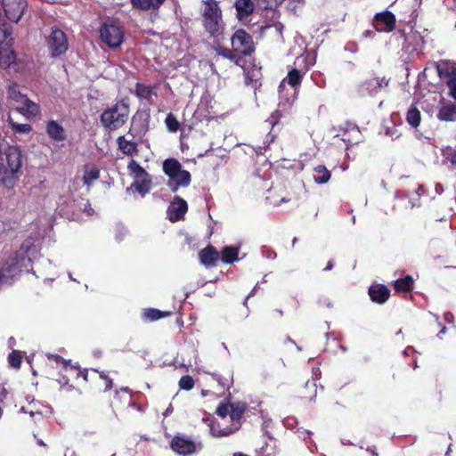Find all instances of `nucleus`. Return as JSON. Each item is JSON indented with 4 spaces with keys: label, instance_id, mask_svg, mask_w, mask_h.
I'll return each instance as SVG.
<instances>
[{
    "label": "nucleus",
    "instance_id": "8",
    "mask_svg": "<svg viewBox=\"0 0 456 456\" xmlns=\"http://www.w3.org/2000/svg\"><path fill=\"white\" fill-rule=\"evenodd\" d=\"M127 168L134 182L126 191H129L131 188H134L142 196L149 193L151 189V175L134 159L129 162Z\"/></svg>",
    "mask_w": 456,
    "mask_h": 456
},
{
    "label": "nucleus",
    "instance_id": "58",
    "mask_svg": "<svg viewBox=\"0 0 456 456\" xmlns=\"http://www.w3.org/2000/svg\"><path fill=\"white\" fill-rule=\"evenodd\" d=\"M69 277L70 280L75 281V279H73V276L70 273H69Z\"/></svg>",
    "mask_w": 456,
    "mask_h": 456
},
{
    "label": "nucleus",
    "instance_id": "51",
    "mask_svg": "<svg viewBox=\"0 0 456 456\" xmlns=\"http://www.w3.org/2000/svg\"><path fill=\"white\" fill-rule=\"evenodd\" d=\"M172 411H173L172 407H171V406H169V407L166 410V411H165L164 415H165V416H167L169 413H171V412H172Z\"/></svg>",
    "mask_w": 456,
    "mask_h": 456
},
{
    "label": "nucleus",
    "instance_id": "29",
    "mask_svg": "<svg viewBox=\"0 0 456 456\" xmlns=\"http://www.w3.org/2000/svg\"><path fill=\"white\" fill-rule=\"evenodd\" d=\"M169 314H170V313H168V312H161L155 308H150V309L144 310V312L142 314V317L145 321L153 322V321H157L161 318L167 317Z\"/></svg>",
    "mask_w": 456,
    "mask_h": 456
},
{
    "label": "nucleus",
    "instance_id": "14",
    "mask_svg": "<svg viewBox=\"0 0 456 456\" xmlns=\"http://www.w3.org/2000/svg\"><path fill=\"white\" fill-rule=\"evenodd\" d=\"M395 17L390 12L378 13L375 16L374 26L378 31L390 32L395 28Z\"/></svg>",
    "mask_w": 456,
    "mask_h": 456
},
{
    "label": "nucleus",
    "instance_id": "19",
    "mask_svg": "<svg viewBox=\"0 0 456 456\" xmlns=\"http://www.w3.org/2000/svg\"><path fill=\"white\" fill-rule=\"evenodd\" d=\"M404 39L409 51H421L425 44L423 37L418 31H411Z\"/></svg>",
    "mask_w": 456,
    "mask_h": 456
},
{
    "label": "nucleus",
    "instance_id": "36",
    "mask_svg": "<svg viewBox=\"0 0 456 456\" xmlns=\"http://www.w3.org/2000/svg\"><path fill=\"white\" fill-rule=\"evenodd\" d=\"M193 387H194V380L191 376L185 375L180 379L179 387L181 389L191 390Z\"/></svg>",
    "mask_w": 456,
    "mask_h": 456
},
{
    "label": "nucleus",
    "instance_id": "45",
    "mask_svg": "<svg viewBox=\"0 0 456 456\" xmlns=\"http://www.w3.org/2000/svg\"><path fill=\"white\" fill-rule=\"evenodd\" d=\"M213 378L223 387H224L226 386V383L223 381L221 377L218 374L214 373Z\"/></svg>",
    "mask_w": 456,
    "mask_h": 456
},
{
    "label": "nucleus",
    "instance_id": "6",
    "mask_svg": "<svg viewBox=\"0 0 456 456\" xmlns=\"http://www.w3.org/2000/svg\"><path fill=\"white\" fill-rule=\"evenodd\" d=\"M128 115V105L121 101L104 110L101 116V121L108 129L117 130L126 122Z\"/></svg>",
    "mask_w": 456,
    "mask_h": 456
},
{
    "label": "nucleus",
    "instance_id": "54",
    "mask_svg": "<svg viewBox=\"0 0 456 456\" xmlns=\"http://www.w3.org/2000/svg\"><path fill=\"white\" fill-rule=\"evenodd\" d=\"M233 456H248V455H246V454H244L242 452H236V453L233 454Z\"/></svg>",
    "mask_w": 456,
    "mask_h": 456
},
{
    "label": "nucleus",
    "instance_id": "2",
    "mask_svg": "<svg viewBox=\"0 0 456 456\" xmlns=\"http://www.w3.org/2000/svg\"><path fill=\"white\" fill-rule=\"evenodd\" d=\"M38 253V248L30 240L23 242L15 256L6 262L0 270V287L8 284L23 268H27Z\"/></svg>",
    "mask_w": 456,
    "mask_h": 456
},
{
    "label": "nucleus",
    "instance_id": "20",
    "mask_svg": "<svg viewBox=\"0 0 456 456\" xmlns=\"http://www.w3.org/2000/svg\"><path fill=\"white\" fill-rule=\"evenodd\" d=\"M369 294L372 301L382 304L388 298L389 290L385 286H371Z\"/></svg>",
    "mask_w": 456,
    "mask_h": 456
},
{
    "label": "nucleus",
    "instance_id": "42",
    "mask_svg": "<svg viewBox=\"0 0 456 456\" xmlns=\"http://www.w3.org/2000/svg\"><path fill=\"white\" fill-rule=\"evenodd\" d=\"M448 86L450 88L452 96L456 99V76L450 78L448 81Z\"/></svg>",
    "mask_w": 456,
    "mask_h": 456
},
{
    "label": "nucleus",
    "instance_id": "35",
    "mask_svg": "<svg viewBox=\"0 0 456 456\" xmlns=\"http://www.w3.org/2000/svg\"><path fill=\"white\" fill-rule=\"evenodd\" d=\"M21 353L20 351H12L8 357L9 363L13 368H19L21 363Z\"/></svg>",
    "mask_w": 456,
    "mask_h": 456
},
{
    "label": "nucleus",
    "instance_id": "52",
    "mask_svg": "<svg viewBox=\"0 0 456 456\" xmlns=\"http://www.w3.org/2000/svg\"><path fill=\"white\" fill-rule=\"evenodd\" d=\"M0 393L3 395V396L4 397L5 395H6V392H5V389L4 387L0 386Z\"/></svg>",
    "mask_w": 456,
    "mask_h": 456
},
{
    "label": "nucleus",
    "instance_id": "5",
    "mask_svg": "<svg viewBox=\"0 0 456 456\" xmlns=\"http://www.w3.org/2000/svg\"><path fill=\"white\" fill-rule=\"evenodd\" d=\"M163 171L168 176L167 186L175 192L179 187H187L191 183V174L182 169L181 164L175 159H166Z\"/></svg>",
    "mask_w": 456,
    "mask_h": 456
},
{
    "label": "nucleus",
    "instance_id": "10",
    "mask_svg": "<svg viewBox=\"0 0 456 456\" xmlns=\"http://www.w3.org/2000/svg\"><path fill=\"white\" fill-rule=\"evenodd\" d=\"M11 32L4 27H0V68L9 67L15 60V54L11 48L12 38Z\"/></svg>",
    "mask_w": 456,
    "mask_h": 456
},
{
    "label": "nucleus",
    "instance_id": "30",
    "mask_svg": "<svg viewBox=\"0 0 456 456\" xmlns=\"http://www.w3.org/2000/svg\"><path fill=\"white\" fill-rule=\"evenodd\" d=\"M165 0H131L134 6L142 10L158 8Z\"/></svg>",
    "mask_w": 456,
    "mask_h": 456
},
{
    "label": "nucleus",
    "instance_id": "28",
    "mask_svg": "<svg viewBox=\"0 0 456 456\" xmlns=\"http://www.w3.org/2000/svg\"><path fill=\"white\" fill-rule=\"evenodd\" d=\"M413 279L411 276H406L395 281V289L398 292H408L411 290L413 286Z\"/></svg>",
    "mask_w": 456,
    "mask_h": 456
},
{
    "label": "nucleus",
    "instance_id": "17",
    "mask_svg": "<svg viewBox=\"0 0 456 456\" xmlns=\"http://www.w3.org/2000/svg\"><path fill=\"white\" fill-rule=\"evenodd\" d=\"M46 133L53 141L62 142L66 140V132L63 126L55 120H50L46 123Z\"/></svg>",
    "mask_w": 456,
    "mask_h": 456
},
{
    "label": "nucleus",
    "instance_id": "18",
    "mask_svg": "<svg viewBox=\"0 0 456 456\" xmlns=\"http://www.w3.org/2000/svg\"><path fill=\"white\" fill-rule=\"evenodd\" d=\"M254 7L252 0H236L235 8L239 20L247 21L249 15L253 12Z\"/></svg>",
    "mask_w": 456,
    "mask_h": 456
},
{
    "label": "nucleus",
    "instance_id": "26",
    "mask_svg": "<svg viewBox=\"0 0 456 456\" xmlns=\"http://www.w3.org/2000/svg\"><path fill=\"white\" fill-rule=\"evenodd\" d=\"M100 171L95 167H85L84 175L82 177L83 183L89 187L91 184L99 178Z\"/></svg>",
    "mask_w": 456,
    "mask_h": 456
},
{
    "label": "nucleus",
    "instance_id": "23",
    "mask_svg": "<svg viewBox=\"0 0 456 456\" xmlns=\"http://www.w3.org/2000/svg\"><path fill=\"white\" fill-rule=\"evenodd\" d=\"M440 120L454 121L456 120V104L445 103L444 104L437 114Z\"/></svg>",
    "mask_w": 456,
    "mask_h": 456
},
{
    "label": "nucleus",
    "instance_id": "25",
    "mask_svg": "<svg viewBox=\"0 0 456 456\" xmlns=\"http://www.w3.org/2000/svg\"><path fill=\"white\" fill-rule=\"evenodd\" d=\"M330 179V172L322 165L314 168V180L318 184L327 183Z\"/></svg>",
    "mask_w": 456,
    "mask_h": 456
},
{
    "label": "nucleus",
    "instance_id": "32",
    "mask_svg": "<svg viewBox=\"0 0 456 456\" xmlns=\"http://www.w3.org/2000/svg\"><path fill=\"white\" fill-rule=\"evenodd\" d=\"M8 96L19 105L27 96L21 94L17 86H11L8 88Z\"/></svg>",
    "mask_w": 456,
    "mask_h": 456
},
{
    "label": "nucleus",
    "instance_id": "48",
    "mask_svg": "<svg viewBox=\"0 0 456 456\" xmlns=\"http://www.w3.org/2000/svg\"><path fill=\"white\" fill-rule=\"evenodd\" d=\"M450 162L456 168V151H454L451 158H450Z\"/></svg>",
    "mask_w": 456,
    "mask_h": 456
},
{
    "label": "nucleus",
    "instance_id": "49",
    "mask_svg": "<svg viewBox=\"0 0 456 456\" xmlns=\"http://www.w3.org/2000/svg\"><path fill=\"white\" fill-rule=\"evenodd\" d=\"M446 333V329L444 327L440 331L439 333L437 334L438 338H442V335L445 334Z\"/></svg>",
    "mask_w": 456,
    "mask_h": 456
},
{
    "label": "nucleus",
    "instance_id": "57",
    "mask_svg": "<svg viewBox=\"0 0 456 456\" xmlns=\"http://www.w3.org/2000/svg\"><path fill=\"white\" fill-rule=\"evenodd\" d=\"M409 350H411V349H410V348L405 349V350H404V354H409Z\"/></svg>",
    "mask_w": 456,
    "mask_h": 456
},
{
    "label": "nucleus",
    "instance_id": "12",
    "mask_svg": "<svg viewBox=\"0 0 456 456\" xmlns=\"http://www.w3.org/2000/svg\"><path fill=\"white\" fill-rule=\"evenodd\" d=\"M48 45L52 56L57 57L63 54L68 49L66 35L61 29H53L48 38Z\"/></svg>",
    "mask_w": 456,
    "mask_h": 456
},
{
    "label": "nucleus",
    "instance_id": "39",
    "mask_svg": "<svg viewBox=\"0 0 456 456\" xmlns=\"http://www.w3.org/2000/svg\"><path fill=\"white\" fill-rule=\"evenodd\" d=\"M238 428H224L223 430H220V431H216L215 428L213 426H211L210 428V430L212 432V434L214 436H228L230 434H232V432H234Z\"/></svg>",
    "mask_w": 456,
    "mask_h": 456
},
{
    "label": "nucleus",
    "instance_id": "41",
    "mask_svg": "<svg viewBox=\"0 0 456 456\" xmlns=\"http://www.w3.org/2000/svg\"><path fill=\"white\" fill-rule=\"evenodd\" d=\"M243 411L242 408H234L232 406V409L231 410V412L229 413V416L232 420H239L240 419L241 413Z\"/></svg>",
    "mask_w": 456,
    "mask_h": 456
},
{
    "label": "nucleus",
    "instance_id": "13",
    "mask_svg": "<svg viewBox=\"0 0 456 456\" xmlns=\"http://www.w3.org/2000/svg\"><path fill=\"white\" fill-rule=\"evenodd\" d=\"M172 450L180 455H189L195 452L194 443L183 436H175L170 444Z\"/></svg>",
    "mask_w": 456,
    "mask_h": 456
},
{
    "label": "nucleus",
    "instance_id": "27",
    "mask_svg": "<svg viewBox=\"0 0 456 456\" xmlns=\"http://www.w3.org/2000/svg\"><path fill=\"white\" fill-rule=\"evenodd\" d=\"M239 248L236 247H225L222 250V261L232 264L238 260Z\"/></svg>",
    "mask_w": 456,
    "mask_h": 456
},
{
    "label": "nucleus",
    "instance_id": "56",
    "mask_svg": "<svg viewBox=\"0 0 456 456\" xmlns=\"http://www.w3.org/2000/svg\"><path fill=\"white\" fill-rule=\"evenodd\" d=\"M450 315H451V314H450L449 313H447V314H445V316H444V317H445V319H446V320L450 319Z\"/></svg>",
    "mask_w": 456,
    "mask_h": 456
},
{
    "label": "nucleus",
    "instance_id": "22",
    "mask_svg": "<svg viewBox=\"0 0 456 456\" xmlns=\"http://www.w3.org/2000/svg\"><path fill=\"white\" fill-rule=\"evenodd\" d=\"M387 86V81L384 78L374 77L367 80L362 86V91H366L370 94L378 93L379 89Z\"/></svg>",
    "mask_w": 456,
    "mask_h": 456
},
{
    "label": "nucleus",
    "instance_id": "7",
    "mask_svg": "<svg viewBox=\"0 0 456 456\" xmlns=\"http://www.w3.org/2000/svg\"><path fill=\"white\" fill-rule=\"evenodd\" d=\"M100 37L102 41L108 46L117 48L120 46L124 41V28L118 20H107L103 22L101 27Z\"/></svg>",
    "mask_w": 456,
    "mask_h": 456
},
{
    "label": "nucleus",
    "instance_id": "11",
    "mask_svg": "<svg viewBox=\"0 0 456 456\" xmlns=\"http://www.w3.org/2000/svg\"><path fill=\"white\" fill-rule=\"evenodd\" d=\"M233 52L240 54H250L253 52V41L251 37L244 30H237L232 37Z\"/></svg>",
    "mask_w": 456,
    "mask_h": 456
},
{
    "label": "nucleus",
    "instance_id": "16",
    "mask_svg": "<svg viewBox=\"0 0 456 456\" xmlns=\"http://www.w3.org/2000/svg\"><path fill=\"white\" fill-rule=\"evenodd\" d=\"M17 110L30 118H35L40 114V107L37 103L32 102L26 97L19 105H16Z\"/></svg>",
    "mask_w": 456,
    "mask_h": 456
},
{
    "label": "nucleus",
    "instance_id": "33",
    "mask_svg": "<svg viewBox=\"0 0 456 456\" xmlns=\"http://www.w3.org/2000/svg\"><path fill=\"white\" fill-rule=\"evenodd\" d=\"M12 128L19 134H28L31 131V126L29 124H19L14 122L12 118L9 120Z\"/></svg>",
    "mask_w": 456,
    "mask_h": 456
},
{
    "label": "nucleus",
    "instance_id": "31",
    "mask_svg": "<svg viewBox=\"0 0 456 456\" xmlns=\"http://www.w3.org/2000/svg\"><path fill=\"white\" fill-rule=\"evenodd\" d=\"M407 122L413 127H417L420 123V112L415 107H411L406 115Z\"/></svg>",
    "mask_w": 456,
    "mask_h": 456
},
{
    "label": "nucleus",
    "instance_id": "24",
    "mask_svg": "<svg viewBox=\"0 0 456 456\" xmlns=\"http://www.w3.org/2000/svg\"><path fill=\"white\" fill-rule=\"evenodd\" d=\"M117 142L118 149L125 155L133 156L137 152V144L132 140H127L125 136H119Z\"/></svg>",
    "mask_w": 456,
    "mask_h": 456
},
{
    "label": "nucleus",
    "instance_id": "21",
    "mask_svg": "<svg viewBox=\"0 0 456 456\" xmlns=\"http://www.w3.org/2000/svg\"><path fill=\"white\" fill-rule=\"evenodd\" d=\"M219 254L212 247H208L200 252V259L202 265L213 266L218 260Z\"/></svg>",
    "mask_w": 456,
    "mask_h": 456
},
{
    "label": "nucleus",
    "instance_id": "59",
    "mask_svg": "<svg viewBox=\"0 0 456 456\" xmlns=\"http://www.w3.org/2000/svg\"><path fill=\"white\" fill-rule=\"evenodd\" d=\"M206 395H207V393L203 390V391H202V395H203V396H206Z\"/></svg>",
    "mask_w": 456,
    "mask_h": 456
},
{
    "label": "nucleus",
    "instance_id": "38",
    "mask_svg": "<svg viewBox=\"0 0 456 456\" xmlns=\"http://www.w3.org/2000/svg\"><path fill=\"white\" fill-rule=\"evenodd\" d=\"M232 409V405L229 404H221L216 409V413L218 416L222 417L223 419L225 418L229 413L231 412V410Z\"/></svg>",
    "mask_w": 456,
    "mask_h": 456
},
{
    "label": "nucleus",
    "instance_id": "15",
    "mask_svg": "<svg viewBox=\"0 0 456 456\" xmlns=\"http://www.w3.org/2000/svg\"><path fill=\"white\" fill-rule=\"evenodd\" d=\"M187 211V203L180 197H175L171 202L167 213L172 222L181 219Z\"/></svg>",
    "mask_w": 456,
    "mask_h": 456
},
{
    "label": "nucleus",
    "instance_id": "1",
    "mask_svg": "<svg viewBox=\"0 0 456 456\" xmlns=\"http://www.w3.org/2000/svg\"><path fill=\"white\" fill-rule=\"evenodd\" d=\"M24 156L19 146H8L0 156V184L12 189L20 175Z\"/></svg>",
    "mask_w": 456,
    "mask_h": 456
},
{
    "label": "nucleus",
    "instance_id": "34",
    "mask_svg": "<svg viewBox=\"0 0 456 456\" xmlns=\"http://www.w3.org/2000/svg\"><path fill=\"white\" fill-rule=\"evenodd\" d=\"M165 123L167 125V129L170 132H173V133L176 132L179 128V123H178L176 118L171 113H169L167 116Z\"/></svg>",
    "mask_w": 456,
    "mask_h": 456
},
{
    "label": "nucleus",
    "instance_id": "60",
    "mask_svg": "<svg viewBox=\"0 0 456 456\" xmlns=\"http://www.w3.org/2000/svg\"><path fill=\"white\" fill-rule=\"evenodd\" d=\"M21 411H22L23 412H27V411H25L24 407H21Z\"/></svg>",
    "mask_w": 456,
    "mask_h": 456
},
{
    "label": "nucleus",
    "instance_id": "46",
    "mask_svg": "<svg viewBox=\"0 0 456 456\" xmlns=\"http://www.w3.org/2000/svg\"><path fill=\"white\" fill-rule=\"evenodd\" d=\"M437 71H438L439 76L443 77L444 74L446 73L445 69H444V64H438L437 65Z\"/></svg>",
    "mask_w": 456,
    "mask_h": 456
},
{
    "label": "nucleus",
    "instance_id": "4",
    "mask_svg": "<svg viewBox=\"0 0 456 456\" xmlns=\"http://www.w3.org/2000/svg\"><path fill=\"white\" fill-rule=\"evenodd\" d=\"M302 74L297 69H292L279 86V107L282 111L289 110L297 98L296 88L301 84Z\"/></svg>",
    "mask_w": 456,
    "mask_h": 456
},
{
    "label": "nucleus",
    "instance_id": "37",
    "mask_svg": "<svg viewBox=\"0 0 456 456\" xmlns=\"http://www.w3.org/2000/svg\"><path fill=\"white\" fill-rule=\"evenodd\" d=\"M46 356L51 362L55 363L56 365H62L64 368L68 365L67 362L59 355L47 354Z\"/></svg>",
    "mask_w": 456,
    "mask_h": 456
},
{
    "label": "nucleus",
    "instance_id": "53",
    "mask_svg": "<svg viewBox=\"0 0 456 456\" xmlns=\"http://www.w3.org/2000/svg\"><path fill=\"white\" fill-rule=\"evenodd\" d=\"M315 387V384H314V382H312V383L307 382V383H306V387Z\"/></svg>",
    "mask_w": 456,
    "mask_h": 456
},
{
    "label": "nucleus",
    "instance_id": "3",
    "mask_svg": "<svg viewBox=\"0 0 456 456\" xmlns=\"http://www.w3.org/2000/svg\"><path fill=\"white\" fill-rule=\"evenodd\" d=\"M201 23L205 31L211 37H220L225 24L223 20L222 10L216 0H203L200 7Z\"/></svg>",
    "mask_w": 456,
    "mask_h": 456
},
{
    "label": "nucleus",
    "instance_id": "47",
    "mask_svg": "<svg viewBox=\"0 0 456 456\" xmlns=\"http://www.w3.org/2000/svg\"><path fill=\"white\" fill-rule=\"evenodd\" d=\"M85 211L87 212V215L91 216L94 214V209L90 207V205L88 203L86 204V207H85Z\"/></svg>",
    "mask_w": 456,
    "mask_h": 456
},
{
    "label": "nucleus",
    "instance_id": "9",
    "mask_svg": "<svg viewBox=\"0 0 456 456\" xmlns=\"http://www.w3.org/2000/svg\"><path fill=\"white\" fill-rule=\"evenodd\" d=\"M27 7L26 0H0V21L5 17L12 22H18Z\"/></svg>",
    "mask_w": 456,
    "mask_h": 456
},
{
    "label": "nucleus",
    "instance_id": "55",
    "mask_svg": "<svg viewBox=\"0 0 456 456\" xmlns=\"http://www.w3.org/2000/svg\"><path fill=\"white\" fill-rule=\"evenodd\" d=\"M37 444L45 446V444L42 440H37Z\"/></svg>",
    "mask_w": 456,
    "mask_h": 456
},
{
    "label": "nucleus",
    "instance_id": "50",
    "mask_svg": "<svg viewBox=\"0 0 456 456\" xmlns=\"http://www.w3.org/2000/svg\"><path fill=\"white\" fill-rule=\"evenodd\" d=\"M332 267H333V264L331 263V261H330V262L328 263V265L325 267V269H324V270H326V271H328V270H331V269H332Z\"/></svg>",
    "mask_w": 456,
    "mask_h": 456
},
{
    "label": "nucleus",
    "instance_id": "43",
    "mask_svg": "<svg viewBox=\"0 0 456 456\" xmlns=\"http://www.w3.org/2000/svg\"><path fill=\"white\" fill-rule=\"evenodd\" d=\"M219 54L230 60H234L235 58L234 54L229 49L220 50Z\"/></svg>",
    "mask_w": 456,
    "mask_h": 456
},
{
    "label": "nucleus",
    "instance_id": "40",
    "mask_svg": "<svg viewBox=\"0 0 456 456\" xmlns=\"http://www.w3.org/2000/svg\"><path fill=\"white\" fill-rule=\"evenodd\" d=\"M136 93L142 97H147L151 94V88L140 84L136 85Z\"/></svg>",
    "mask_w": 456,
    "mask_h": 456
},
{
    "label": "nucleus",
    "instance_id": "44",
    "mask_svg": "<svg viewBox=\"0 0 456 456\" xmlns=\"http://www.w3.org/2000/svg\"><path fill=\"white\" fill-rule=\"evenodd\" d=\"M100 377L106 380L105 390H110L112 387V380L105 376L103 373L100 374Z\"/></svg>",
    "mask_w": 456,
    "mask_h": 456
}]
</instances>
